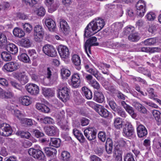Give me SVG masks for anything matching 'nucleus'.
Segmentation results:
<instances>
[{
	"label": "nucleus",
	"instance_id": "nucleus-1",
	"mask_svg": "<svg viewBox=\"0 0 161 161\" xmlns=\"http://www.w3.org/2000/svg\"><path fill=\"white\" fill-rule=\"evenodd\" d=\"M105 25L104 20L102 18H98L94 19L89 23L86 27L84 34V37H88L94 35L95 33L101 30Z\"/></svg>",
	"mask_w": 161,
	"mask_h": 161
},
{
	"label": "nucleus",
	"instance_id": "nucleus-2",
	"mask_svg": "<svg viewBox=\"0 0 161 161\" xmlns=\"http://www.w3.org/2000/svg\"><path fill=\"white\" fill-rule=\"evenodd\" d=\"M41 150L42 149L40 147L36 149L31 148L28 150V153L30 155L32 156L35 158L45 161L44 155Z\"/></svg>",
	"mask_w": 161,
	"mask_h": 161
},
{
	"label": "nucleus",
	"instance_id": "nucleus-3",
	"mask_svg": "<svg viewBox=\"0 0 161 161\" xmlns=\"http://www.w3.org/2000/svg\"><path fill=\"white\" fill-rule=\"evenodd\" d=\"M44 35V29L39 25H35L34 27V39L37 42L42 41Z\"/></svg>",
	"mask_w": 161,
	"mask_h": 161
},
{
	"label": "nucleus",
	"instance_id": "nucleus-4",
	"mask_svg": "<svg viewBox=\"0 0 161 161\" xmlns=\"http://www.w3.org/2000/svg\"><path fill=\"white\" fill-rule=\"evenodd\" d=\"M97 40L96 37L93 36L90 37L87 40L85 43L84 45V48L85 51L89 57L90 56L88 53H91V47L92 46H97L98 45V43L95 42Z\"/></svg>",
	"mask_w": 161,
	"mask_h": 161
},
{
	"label": "nucleus",
	"instance_id": "nucleus-5",
	"mask_svg": "<svg viewBox=\"0 0 161 161\" xmlns=\"http://www.w3.org/2000/svg\"><path fill=\"white\" fill-rule=\"evenodd\" d=\"M58 97L59 98L64 102H66L69 99V93L70 89L67 86L60 87L59 88Z\"/></svg>",
	"mask_w": 161,
	"mask_h": 161
},
{
	"label": "nucleus",
	"instance_id": "nucleus-6",
	"mask_svg": "<svg viewBox=\"0 0 161 161\" xmlns=\"http://www.w3.org/2000/svg\"><path fill=\"white\" fill-rule=\"evenodd\" d=\"M42 51L47 56L55 57L57 54V52L55 48L52 45L47 44L44 45L42 47Z\"/></svg>",
	"mask_w": 161,
	"mask_h": 161
},
{
	"label": "nucleus",
	"instance_id": "nucleus-7",
	"mask_svg": "<svg viewBox=\"0 0 161 161\" xmlns=\"http://www.w3.org/2000/svg\"><path fill=\"white\" fill-rule=\"evenodd\" d=\"M12 130L10 125L6 123H3L0 125V135L8 136L11 134Z\"/></svg>",
	"mask_w": 161,
	"mask_h": 161
},
{
	"label": "nucleus",
	"instance_id": "nucleus-8",
	"mask_svg": "<svg viewBox=\"0 0 161 161\" xmlns=\"http://www.w3.org/2000/svg\"><path fill=\"white\" fill-rule=\"evenodd\" d=\"M58 51L60 57L63 59L69 58L70 53L68 47L64 45H60L58 47Z\"/></svg>",
	"mask_w": 161,
	"mask_h": 161
},
{
	"label": "nucleus",
	"instance_id": "nucleus-9",
	"mask_svg": "<svg viewBox=\"0 0 161 161\" xmlns=\"http://www.w3.org/2000/svg\"><path fill=\"white\" fill-rule=\"evenodd\" d=\"M84 134L88 140L91 141L96 138V130L93 127L89 128L84 130Z\"/></svg>",
	"mask_w": 161,
	"mask_h": 161
},
{
	"label": "nucleus",
	"instance_id": "nucleus-10",
	"mask_svg": "<svg viewBox=\"0 0 161 161\" xmlns=\"http://www.w3.org/2000/svg\"><path fill=\"white\" fill-rule=\"evenodd\" d=\"M25 88L27 91L32 95H36L39 92V87L35 84H28L26 85Z\"/></svg>",
	"mask_w": 161,
	"mask_h": 161
},
{
	"label": "nucleus",
	"instance_id": "nucleus-11",
	"mask_svg": "<svg viewBox=\"0 0 161 161\" xmlns=\"http://www.w3.org/2000/svg\"><path fill=\"white\" fill-rule=\"evenodd\" d=\"M134 133V130L131 123L127 122L123 130V135L125 137L131 136Z\"/></svg>",
	"mask_w": 161,
	"mask_h": 161
},
{
	"label": "nucleus",
	"instance_id": "nucleus-12",
	"mask_svg": "<svg viewBox=\"0 0 161 161\" xmlns=\"http://www.w3.org/2000/svg\"><path fill=\"white\" fill-rule=\"evenodd\" d=\"M44 3L48 7V12L50 13L56 11L59 6L58 3L54 2V0H45Z\"/></svg>",
	"mask_w": 161,
	"mask_h": 161
},
{
	"label": "nucleus",
	"instance_id": "nucleus-13",
	"mask_svg": "<svg viewBox=\"0 0 161 161\" xmlns=\"http://www.w3.org/2000/svg\"><path fill=\"white\" fill-rule=\"evenodd\" d=\"M81 81L79 75L77 73L74 74L72 75L71 83L70 85L72 87L77 88L80 85Z\"/></svg>",
	"mask_w": 161,
	"mask_h": 161
},
{
	"label": "nucleus",
	"instance_id": "nucleus-14",
	"mask_svg": "<svg viewBox=\"0 0 161 161\" xmlns=\"http://www.w3.org/2000/svg\"><path fill=\"white\" fill-rule=\"evenodd\" d=\"M46 133L50 136H53L56 135L58 132V130L55 126H51L45 128Z\"/></svg>",
	"mask_w": 161,
	"mask_h": 161
},
{
	"label": "nucleus",
	"instance_id": "nucleus-15",
	"mask_svg": "<svg viewBox=\"0 0 161 161\" xmlns=\"http://www.w3.org/2000/svg\"><path fill=\"white\" fill-rule=\"evenodd\" d=\"M121 105L125 109L126 111L133 118H135L136 117V115L135 113L133 108L127 104L124 101H122L121 102Z\"/></svg>",
	"mask_w": 161,
	"mask_h": 161
},
{
	"label": "nucleus",
	"instance_id": "nucleus-16",
	"mask_svg": "<svg viewBox=\"0 0 161 161\" xmlns=\"http://www.w3.org/2000/svg\"><path fill=\"white\" fill-rule=\"evenodd\" d=\"M45 23L50 31H54L55 29L56 24L55 21L50 18L45 19Z\"/></svg>",
	"mask_w": 161,
	"mask_h": 161
},
{
	"label": "nucleus",
	"instance_id": "nucleus-17",
	"mask_svg": "<svg viewBox=\"0 0 161 161\" xmlns=\"http://www.w3.org/2000/svg\"><path fill=\"white\" fill-rule=\"evenodd\" d=\"M94 100L99 103H102L104 101V97L101 92L95 91L93 98Z\"/></svg>",
	"mask_w": 161,
	"mask_h": 161
},
{
	"label": "nucleus",
	"instance_id": "nucleus-18",
	"mask_svg": "<svg viewBox=\"0 0 161 161\" xmlns=\"http://www.w3.org/2000/svg\"><path fill=\"white\" fill-rule=\"evenodd\" d=\"M19 44L21 46L28 48L31 46L32 42L30 39L28 37L22 38L19 42Z\"/></svg>",
	"mask_w": 161,
	"mask_h": 161
},
{
	"label": "nucleus",
	"instance_id": "nucleus-19",
	"mask_svg": "<svg viewBox=\"0 0 161 161\" xmlns=\"http://www.w3.org/2000/svg\"><path fill=\"white\" fill-rule=\"evenodd\" d=\"M123 26V25L121 22H116L112 25V28L116 30L114 34H112V38L116 37L118 34V31L121 29Z\"/></svg>",
	"mask_w": 161,
	"mask_h": 161
},
{
	"label": "nucleus",
	"instance_id": "nucleus-20",
	"mask_svg": "<svg viewBox=\"0 0 161 161\" xmlns=\"http://www.w3.org/2000/svg\"><path fill=\"white\" fill-rule=\"evenodd\" d=\"M60 26L61 31L64 33H67L69 30V27L67 22L64 19H60Z\"/></svg>",
	"mask_w": 161,
	"mask_h": 161
},
{
	"label": "nucleus",
	"instance_id": "nucleus-21",
	"mask_svg": "<svg viewBox=\"0 0 161 161\" xmlns=\"http://www.w3.org/2000/svg\"><path fill=\"white\" fill-rule=\"evenodd\" d=\"M72 61L73 64L77 67V68H76L78 70H79L80 69V65L81 64L80 57L77 54H74L72 56Z\"/></svg>",
	"mask_w": 161,
	"mask_h": 161
},
{
	"label": "nucleus",
	"instance_id": "nucleus-22",
	"mask_svg": "<svg viewBox=\"0 0 161 161\" xmlns=\"http://www.w3.org/2000/svg\"><path fill=\"white\" fill-rule=\"evenodd\" d=\"M6 49L13 54H16L18 51L17 47L13 43L8 44L6 47Z\"/></svg>",
	"mask_w": 161,
	"mask_h": 161
},
{
	"label": "nucleus",
	"instance_id": "nucleus-23",
	"mask_svg": "<svg viewBox=\"0 0 161 161\" xmlns=\"http://www.w3.org/2000/svg\"><path fill=\"white\" fill-rule=\"evenodd\" d=\"M73 133L77 139L81 143L84 142L86 140L83 134L80 132L76 129H74L73 130Z\"/></svg>",
	"mask_w": 161,
	"mask_h": 161
},
{
	"label": "nucleus",
	"instance_id": "nucleus-24",
	"mask_svg": "<svg viewBox=\"0 0 161 161\" xmlns=\"http://www.w3.org/2000/svg\"><path fill=\"white\" fill-rule=\"evenodd\" d=\"M36 107L37 109L42 112L48 113L50 111L49 108L43 104L37 103Z\"/></svg>",
	"mask_w": 161,
	"mask_h": 161
},
{
	"label": "nucleus",
	"instance_id": "nucleus-25",
	"mask_svg": "<svg viewBox=\"0 0 161 161\" xmlns=\"http://www.w3.org/2000/svg\"><path fill=\"white\" fill-rule=\"evenodd\" d=\"M96 111L101 116L104 118H106L109 115L108 111L102 106L98 107L96 109Z\"/></svg>",
	"mask_w": 161,
	"mask_h": 161
},
{
	"label": "nucleus",
	"instance_id": "nucleus-26",
	"mask_svg": "<svg viewBox=\"0 0 161 161\" xmlns=\"http://www.w3.org/2000/svg\"><path fill=\"white\" fill-rule=\"evenodd\" d=\"M61 142V141L60 139L55 138H51L49 145L51 146L58 148L60 146Z\"/></svg>",
	"mask_w": 161,
	"mask_h": 161
},
{
	"label": "nucleus",
	"instance_id": "nucleus-27",
	"mask_svg": "<svg viewBox=\"0 0 161 161\" xmlns=\"http://www.w3.org/2000/svg\"><path fill=\"white\" fill-rule=\"evenodd\" d=\"M114 125L117 129H119L122 128L123 125L122 119L118 117L115 118L114 120Z\"/></svg>",
	"mask_w": 161,
	"mask_h": 161
},
{
	"label": "nucleus",
	"instance_id": "nucleus-28",
	"mask_svg": "<svg viewBox=\"0 0 161 161\" xmlns=\"http://www.w3.org/2000/svg\"><path fill=\"white\" fill-rule=\"evenodd\" d=\"M82 90L86 98L88 99H91L92 97V92L86 86L82 87Z\"/></svg>",
	"mask_w": 161,
	"mask_h": 161
},
{
	"label": "nucleus",
	"instance_id": "nucleus-29",
	"mask_svg": "<svg viewBox=\"0 0 161 161\" xmlns=\"http://www.w3.org/2000/svg\"><path fill=\"white\" fill-rule=\"evenodd\" d=\"M45 77L48 79L50 81H55L57 79L56 76H53L52 72L49 68H48L47 69L46 73L45 74Z\"/></svg>",
	"mask_w": 161,
	"mask_h": 161
},
{
	"label": "nucleus",
	"instance_id": "nucleus-30",
	"mask_svg": "<svg viewBox=\"0 0 161 161\" xmlns=\"http://www.w3.org/2000/svg\"><path fill=\"white\" fill-rule=\"evenodd\" d=\"M13 32L15 36L19 38L23 37L25 35L24 32L21 29L17 27L14 29Z\"/></svg>",
	"mask_w": 161,
	"mask_h": 161
},
{
	"label": "nucleus",
	"instance_id": "nucleus-31",
	"mask_svg": "<svg viewBox=\"0 0 161 161\" xmlns=\"http://www.w3.org/2000/svg\"><path fill=\"white\" fill-rule=\"evenodd\" d=\"M89 73L94 75L99 81H102L103 79V77L100 74H99V71L96 69H92Z\"/></svg>",
	"mask_w": 161,
	"mask_h": 161
},
{
	"label": "nucleus",
	"instance_id": "nucleus-32",
	"mask_svg": "<svg viewBox=\"0 0 161 161\" xmlns=\"http://www.w3.org/2000/svg\"><path fill=\"white\" fill-rule=\"evenodd\" d=\"M157 42V38L155 37L147 39L143 42V43L146 45L153 46Z\"/></svg>",
	"mask_w": 161,
	"mask_h": 161
},
{
	"label": "nucleus",
	"instance_id": "nucleus-33",
	"mask_svg": "<svg viewBox=\"0 0 161 161\" xmlns=\"http://www.w3.org/2000/svg\"><path fill=\"white\" fill-rule=\"evenodd\" d=\"M19 100L22 104L24 105L28 106L31 103L30 97L27 96L21 97Z\"/></svg>",
	"mask_w": 161,
	"mask_h": 161
},
{
	"label": "nucleus",
	"instance_id": "nucleus-34",
	"mask_svg": "<svg viewBox=\"0 0 161 161\" xmlns=\"http://www.w3.org/2000/svg\"><path fill=\"white\" fill-rule=\"evenodd\" d=\"M136 17L140 18L141 14V1L139 0L136 5Z\"/></svg>",
	"mask_w": 161,
	"mask_h": 161
},
{
	"label": "nucleus",
	"instance_id": "nucleus-35",
	"mask_svg": "<svg viewBox=\"0 0 161 161\" xmlns=\"http://www.w3.org/2000/svg\"><path fill=\"white\" fill-rule=\"evenodd\" d=\"M23 3L27 6L32 8L37 3L36 0H22Z\"/></svg>",
	"mask_w": 161,
	"mask_h": 161
},
{
	"label": "nucleus",
	"instance_id": "nucleus-36",
	"mask_svg": "<svg viewBox=\"0 0 161 161\" xmlns=\"http://www.w3.org/2000/svg\"><path fill=\"white\" fill-rule=\"evenodd\" d=\"M42 91L43 94L46 97H52L54 94L53 91L49 88H43Z\"/></svg>",
	"mask_w": 161,
	"mask_h": 161
},
{
	"label": "nucleus",
	"instance_id": "nucleus-37",
	"mask_svg": "<svg viewBox=\"0 0 161 161\" xmlns=\"http://www.w3.org/2000/svg\"><path fill=\"white\" fill-rule=\"evenodd\" d=\"M152 114L155 119L158 122L159 124H161V114L160 113L159 111L155 110L153 111Z\"/></svg>",
	"mask_w": 161,
	"mask_h": 161
},
{
	"label": "nucleus",
	"instance_id": "nucleus-38",
	"mask_svg": "<svg viewBox=\"0 0 161 161\" xmlns=\"http://www.w3.org/2000/svg\"><path fill=\"white\" fill-rule=\"evenodd\" d=\"M61 75L63 79L67 78L70 75V71L65 68H63L61 69Z\"/></svg>",
	"mask_w": 161,
	"mask_h": 161
},
{
	"label": "nucleus",
	"instance_id": "nucleus-39",
	"mask_svg": "<svg viewBox=\"0 0 161 161\" xmlns=\"http://www.w3.org/2000/svg\"><path fill=\"white\" fill-rule=\"evenodd\" d=\"M18 79L22 85L25 84L28 81L27 76L25 74H19Z\"/></svg>",
	"mask_w": 161,
	"mask_h": 161
},
{
	"label": "nucleus",
	"instance_id": "nucleus-40",
	"mask_svg": "<svg viewBox=\"0 0 161 161\" xmlns=\"http://www.w3.org/2000/svg\"><path fill=\"white\" fill-rule=\"evenodd\" d=\"M1 55L2 59L5 61H9L12 59V57L11 55L7 52H3Z\"/></svg>",
	"mask_w": 161,
	"mask_h": 161
},
{
	"label": "nucleus",
	"instance_id": "nucleus-41",
	"mask_svg": "<svg viewBox=\"0 0 161 161\" xmlns=\"http://www.w3.org/2000/svg\"><path fill=\"white\" fill-rule=\"evenodd\" d=\"M18 57L20 60L25 63H28L30 61L29 57L27 54L25 53L21 54Z\"/></svg>",
	"mask_w": 161,
	"mask_h": 161
},
{
	"label": "nucleus",
	"instance_id": "nucleus-42",
	"mask_svg": "<svg viewBox=\"0 0 161 161\" xmlns=\"http://www.w3.org/2000/svg\"><path fill=\"white\" fill-rule=\"evenodd\" d=\"M44 151L46 154L48 156H51L57 152L55 148H53L51 147H46L44 148Z\"/></svg>",
	"mask_w": 161,
	"mask_h": 161
},
{
	"label": "nucleus",
	"instance_id": "nucleus-43",
	"mask_svg": "<svg viewBox=\"0 0 161 161\" xmlns=\"http://www.w3.org/2000/svg\"><path fill=\"white\" fill-rule=\"evenodd\" d=\"M107 45L109 47L113 48H117L120 47L119 43L111 41L107 42Z\"/></svg>",
	"mask_w": 161,
	"mask_h": 161
},
{
	"label": "nucleus",
	"instance_id": "nucleus-44",
	"mask_svg": "<svg viewBox=\"0 0 161 161\" xmlns=\"http://www.w3.org/2000/svg\"><path fill=\"white\" fill-rule=\"evenodd\" d=\"M16 134L19 135L21 137L27 139L30 137L31 135L30 133L27 131H19Z\"/></svg>",
	"mask_w": 161,
	"mask_h": 161
},
{
	"label": "nucleus",
	"instance_id": "nucleus-45",
	"mask_svg": "<svg viewBox=\"0 0 161 161\" xmlns=\"http://www.w3.org/2000/svg\"><path fill=\"white\" fill-rule=\"evenodd\" d=\"M129 141L123 138L120 139L118 141V145L121 147H126Z\"/></svg>",
	"mask_w": 161,
	"mask_h": 161
},
{
	"label": "nucleus",
	"instance_id": "nucleus-46",
	"mask_svg": "<svg viewBox=\"0 0 161 161\" xmlns=\"http://www.w3.org/2000/svg\"><path fill=\"white\" fill-rule=\"evenodd\" d=\"M129 40L131 42H135L138 41L140 39L137 33H134L130 35L128 37Z\"/></svg>",
	"mask_w": 161,
	"mask_h": 161
},
{
	"label": "nucleus",
	"instance_id": "nucleus-47",
	"mask_svg": "<svg viewBox=\"0 0 161 161\" xmlns=\"http://www.w3.org/2000/svg\"><path fill=\"white\" fill-rule=\"evenodd\" d=\"M94 88L98 90L100 88V85L99 83L95 80H93L90 82L89 84Z\"/></svg>",
	"mask_w": 161,
	"mask_h": 161
},
{
	"label": "nucleus",
	"instance_id": "nucleus-48",
	"mask_svg": "<svg viewBox=\"0 0 161 161\" xmlns=\"http://www.w3.org/2000/svg\"><path fill=\"white\" fill-rule=\"evenodd\" d=\"M61 156L63 160L67 161H68L70 157L69 153L67 151H64L61 153Z\"/></svg>",
	"mask_w": 161,
	"mask_h": 161
},
{
	"label": "nucleus",
	"instance_id": "nucleus-49",
	"mask_svg": "<svg viewBox=\"0 0 161 161\" xmlns=\"http://www.w3.org/2000/svg\"><path fill=\"white\" fill-rule=\"evenodd\" d=\"M113 149V144L111 141L109 143L106 142V150L107 153L110 154L111 153Z\"/></svg>",
	"mask_w": 161,
	"mask_h": 161
},
{
	"label": "nucleus",
	"instance_id": "nucleus-50",
	"mask_svg": "<svg viewBox=\"0 0 161 161\" xmlns=\"http://www.w3.org/2000/svg\"><path fill=\"white\" fill-rule=\"evenodd\" d=\"M7 42V39L6 36L3 34H0V46L5 45Z\"/></svg>",
	"mask_w": 161,
	"mask_h": 161
},
{
	"label": "nucleus",
	"instance_id": "nucleus-51",
	"mask_svg": "<svg viewBox=\"0 0 161 161\" xmlns=\"http://www.w3.org/2000/svg\"><path fill=\"white\" fill-rule=\"evenodd\" d=\"M46 11L44 8L42 7H41L36 10V14L40 16H43L45 14Z\"/></svg>",
	"mask_w": 161,
	"mask_h": 161
},
{
	"label": "nucleus",
	"instance_id": "nucleus-52",
	"mask_svg": "<svg viewBox=\"0 0 161 161\" xmlns=\"http://www.w3.org/2000/svg\"><path fill=\"white\" fill-rule=\"evenodd\" d=\"M109 105L110 108L115 112L119 108L117 107V105L114 102L113 100H107Z\"/></svg>",
	"mask_w": 161,
	"mask_h": 161
},
{
	"label": "nucleus",
	"instance_id": "nucleus-53",
	"mask_svg": "<svg viewBox=\"0 0 161 161\" xmlns=\"http://www.w3.org/2000/svg\"><path fill=\"white\" fill-rule=\"evenodd\" d=\"M157 29V26L154 25H150L148 28V31L149 32L152 34H155Z\"/></svg>",
	"mask_w": 161,
	"mask_h": 161
},
{
	"label": "nucleus",
	"instance_id": "nucleus-54",
	"mask_svg": "<svg viewBox=\"0 0 161 161\" xmlns=\"http://www.w3.org/2000/svg\"><path fill=\"white\" fill-rule=\"evenodd\" d=\"M41 120L43 123L45 124H51L53 122V119L49 117H46L44 119L41 118Z\"/></svg>",
	"mask_w": 161,
	"mask_h": 161
},
{
	"label": "nucleus",
	"instance_id": "nucleus-55",
	"mask_svg": "<svg viewBox=\"0 0 161 161\" xmlns=\"http://www.w3.org/2000/svg\"><path fill=\"white\" fill-rule=\"evenodd\" d=\"M118 114L123 118H125L126 116V114L125 111L120 108H119L117 110H116Z\"/></svg>",
	"mask_w": 161,
	"mask_h": 161
},
{
	"label": "nucleus",
	"instance_id": "nucleus-56",
	"mask_svg": "<svg viewBox=\"0 0 161 161\" xmlns=\"http://www.w3.org/2000/svg\"><path fill=\"white\" fill-rule=\"evenodd\" d=\"M28 53L29 56L33 59L37 58V55L35 50H30L28 51Z\"/></svg>",
	"mask_w": 161,
	"mask_h": 161
},
{
	"label": "nucleus",
	"instance_id": "nucleus-57",
	"mask_svg": "<svg viewBox=\"0 0 161 161\" xmlns=\"http://www.w3.org/2000/svg\"><path fill=\"white\" fill-rule=\"evenodd\" d=\"M98 137L100 140L104 142L106 140V135L103 131H100L98 134Z\"/></svg>",
	"mask_w": 161,
	"mask_h": 161
},
{
	"label": "nucleus",
	"instance_id": "nucleus-58",
	"mask_svg": "<svg viewBox=\"0 0 161 161\" xmlns=\"http://www.w3.org/2000/svg\"><path fill=\"white\" fill-rule=\"evenodd\" d=\"M23 28L27 32L30 33L32 30V26L29 24L26 23L23 25Z\"/></svg>",
	"mask_w": 161,
	"mask_h": 161
},
{
	"label": "nucleus",
	"instance_id": "nucleus-59",
	"mask_svg": "<svg viewBox=\"0 0 161 161\" xmlns=\"http://www.w3.org/2000/svg\"><path fill=\"white\" fill-rule=\"evenodd\" d=\"M147 91L148 93V96L150 98L152 99L154 97L157 96L154 94L153 89L151 88H147Z\"/></svg>",
	"mask_w": 161,
	"mask_h": 161
},
{
	"label": "nucleus",
	"instance_id": "nucleus-60",
	"mask_svg": "<svg viewBox=\"0 0 161 161\" xmlns=\"http://www.w3.org/2000/svg\"><path fill=\"white\" fill-rule=\"evenodd\" d=\"M114 157L115 158L118 160H121L122 158L120 151L117 150H116L114 151Z\"/></svg>",
	"mask_w": 161,
	"mask_h": 161
},
{
	"label": "nucleus",
	"instance_id": "nucleus-61",
	"mask_svg": "<svg viewBox=\"0 0 161 161\" xmlns=\"http://www.w3.org/2000/svg\"><path fill=\"white\" fill-rule=\"evenodd\" d=\"M125 161H135L133 156L132 154L130 153H127L125 156Z\"/></svg>",
	"mask_w": 161,
	"mask_h": 161
},
{
	"label": "nucleus",
	"instance_id": "nucleus-62",
	"mask_svg": "<svg viewBox=\"0 0 161 161\" xmlns=\"http://www.w3.org/2000/svg\"><path fill=\"white\" fill-rule=\"evenodd\" d=\"M155 14L152 12H150L148 13L146 17L148 20L152 21L155 18Z\"/></svg>",
	"mask_w": 161,
	"mask_h": 161
},
{
	"label": "nucleus",
	"instance_id": "nucleus-63",
	"mask_svg": "<svg viewBox=\"0 0 161 161\" xmlns=\"http://www.w3.org/2000/svg\"><path fill=\"white\" fill-rule=\"evenodd\" d=\"M134 30V28L132 26L127 27L124 30L125 35H128L132 33Z\"/></svg>",
	"mask_w": 161,
	"mask_h": 161
},
{
	"label": "nucleus",
	"instance_id": "nucleus-64",
	"mask_svg": "<svg viewBox=\"0 0 161 161\" xmlns=\"http://www.w3.org/2000/svg\"><path fill=\"white\" fill-rule=\"evenodd\" d=\"M3 68L4 69L7 71L9 72L13 71L10 62L6 64L3 66Z\"/></svg>",
	"mask_w": 161,
	"mask_h": 161
}]
</instances>
